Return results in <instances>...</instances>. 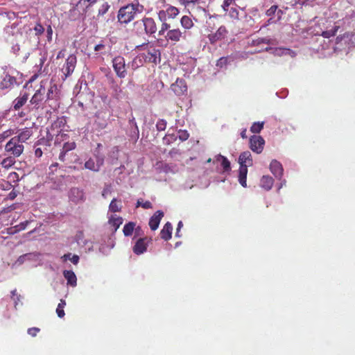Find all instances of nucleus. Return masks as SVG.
<instances>
[{
  "mask_svg": "<svg viewBox=\"0 0 355 355\" xmlns=\"http://www.w3.org/2000/svg\"><path fill=\"white\" fill-rule=\"evenodd\" d=\"M144 6L138 2L136 3H128L121 7L117 14V19L119 23L127 24L132 21L137 14L143 12Z\"/></svg>",
  "mask_w": 355,
  "mask_h": 355,
  "instance_id": "f257e3e1",
  "label": "nucleus"
},
{
  "mask_svg": "<svg viewBox=\"0 0 355 355\" xmlns=\"http://www.w3.org/2000/svg\"><path fill=\"white\" fill-rule=\"evenodd\" d=\"M133 30L137 35H152L157 31V24L152 17H144L141 20L136 21L133 24Z\"/></svg>",
  "mask_w": 355,
  "mask_h": 355,
  "instance_id": "f03ea898",
  "label": "nucleus"
},
{
  "mask_svg": "<svg viewBox=\"0 0 355 355\" xmlns=\"http://www.w3.org/2000/svg\"><path fill=\"white\" fill-rule=\"evenodd\" d=\"M141 46L144 47V50H146V52L139 54L136 58V60H139V62H141L142 60H144L146 62L156 64L160 61V51L154 45L148 43L143 44Z\"/></svg>",
  "mask_w": 355,
  "mask_h": 355,
  "instance_id": "7ed1b4c3",
  "label": "nucleus"
},
{
  "mask_svg": "<svg viewBox=\"0 0 355 355\" xmlns=\"http://www.w3.org/2000/svg\"><path fill=\"white\" fill-rule=\"evenodd\" d=\"M5 152L14 157H19L24 152V146L17 139L12 137L5 145Z\"/></svg>",
  "mask_w": 355,
  "mask_h": 355,
  "instance_id": "20e7f679",
  "label": "nucleus"
},
{
  "mask_svg": "<svg viewBox=\"0 0 355 355\" xmlns=\"http://www.w3.org/2000/svg\"><path fill=\"white\" fill-rule=\"evenodd\" d=\"M112 67L119 78H123L127 76L126 65L123 57L121 55L114 57L112 59Z\"/></svg>",
  "mask_w": 355,
  "mask_h": 355,
  "instance_id": "39448f33",
  "label": "nucleus"
},
{
  "mask_svg": "<svg viewBox=\"0 0 355 355\" xmlns=\"http://www.w3.org/2000/svg\"><path fill=\"white\" fill-rule=\"evenodd\" d=\"M76 62L77 58L74 54H71L68 56L65 63L61 69L62 73H63V80L72 74L76 68Z\"/></svg>",
  "mask_w": 355,
  "mask_h": 355,
  "instance_id": "423d86ee",
  "label": "nucleus"
},
{
  "mask_svg": "<svg viewBox=\"0 0 355 355\" xmlns=\"http://www.w3.org/2000/svg\"><path fill=\"white\" fill-rule=\"evenodd\" d=\"M284 14L285 12L279 9L277 5H272L266 11V15L269 17L268 24L280 21Z\"/></svg>",
  "mask_w": 355,
  "mask_h": 355,
  "instance_id": "0eeeda50",
  "label": "nucleus"
},
{
  "mask_svg": "<svg viewBox=\"0 0 355 355\" xmlns=\"http://www.w3.org/2000/svg\"><path fill=\"white\" fill-rule=\"evenodd\" d=\"M270 40L267 38H257L254 40H251L248 42V45L249 46H254L255 49L254 51H251V53H259L263 51H268V47H263L264 44H270Z\"/></svg>",
  "mask_w": 355,
  "mask_h": 355,
  "instance_id": "6e6552de",
  "label": "nucleus"
},
{
  "mask_svg": "<svg viewBox=\"0 0 355 355\" xmlns=\"http://www.w3.org/2000/svg\"><path fill=\"white\" fill-rule=\"evenodd\" d=\"M180 13V10L175 6L168 5L166 6V10H159L158 12V17L160 21L166 20L168 19H175Z\"/></svg>",
  "mask_w": 355,
  "mask_h": 355,
  "instance_id": "1a4fd4ad",
  "label": "nucleus"
},
{
  "mask_svg": "<svg viewBox=\"0 0 355 355\" xmlns=\"http://www.w3.org/2000/svg\"><path fill=\"white\" fill-rule=\"evenodd\" d=\"M17 84V79L13 73H10L8 71L3 73L2 80L0 82L1 89H11Z\"/></svg>",
  "mask_w": 355,
  "mask_h": 355,
  "instance_id": "9d476101",
  "label": "nucleus"
},
{
  "mask_svg": "<svg viewBox=\"0 0 355 355\" xmlns=\"http://www.w3.org/2000/svg\"><path fill=\"white\" fill-rule=\"evenodd\" d=\"M225 15H228L231 19L236 21H240L243 17H248L245 10L241 8L238 5L229 8L227 10H224Z\"/></svg>",
  "mask_w": 355,
  "mask_h": 355,
  "instance_id": "9b49d317",
  "label": "nucleus"
},
{
  "mask_svg": "<svg viewBox=\"0 0 355 355\" xmlns=\"http://www.w3.org/2000/svg\"><path fill=\"white\" fill-rule=\"evenodd\" d=\"M265 141L262 137L253 135L250 138V148L254 153H261L264 147Z\"/></svg>",
  "mask_w": 355,
  "mask_h": 355,
  "instance_id": "f8f14e48",
  "label": "nucleus"
},
{
  "mask_svg": "<svg viewBox=\"0 0 355 355\" xmlns=\"http://www.w3.org/2000/svg\"><path fill=\"white\" fill-rule=\"evenodd\" d=\"M227 33L228 31L227 28L225 26H221L215 33L208 35L209 41L211 44H214L217 42L225 39L227 37Z\"/></svg>",
  "mask_w": 355,
  "mask_h": 355,
  "instance_id": "ddd939ff",
  "label": "nucleus"
},
{
  "mask_svg": "<svg viewBox=\"0 0 355 355\" xmlns=\"http://www.w3.org/2000/svg\"><path fill=\"white\" fill-rule=\"evenodd\" d=\"M164 37L166 41L171 42L175 44L184 38V35L180 28H172L166 32Z\"/></svg>",
  "mask_w": 355,
  "mask_h": 355,
  "instance_id": "4468645a",
  "label": "nucleus"
},
{
  "mask_svg": "<svg viewBox=\"0 0 355 355\" xmlns=\"http://www.w3.org/2000/svg\"><path fill=\"white\" fill-rule=\"evenodd\" d=\"M151 238L144 237L139 239L133 246V252L135 254L139 255L145 252L147 250V246L151 242Z\"/></svg>",
  "mask_w": 355,
  "mask_h": 355,
  "instance_id": "2eb2a0df",
  "label": "nucleus"
},
{
  "mask_svg": "<svg viewBox=\"0 0 355 355\" xmlns=\"http://www.w3.org/2000/svg\"><path fill=\"white\" fill-rule=\"evenodd\" d=\"M46 89L43 85H41L40 88L36 90L35 93L32 96L31 99L30 100V103L38 108L39 104L44 99Z\"/></svg>",
  "mask_w": 355,
  "mask_h": 355,
  "instance_id": "dca6fc26",
  "label": "nucleus"
},
{
  "mask_svg": "<svg viewBox=\"0 0 355 355\" xmlns=\"http://www.w3.org/2000/svg\"><path fill=\"white\" fill-rule=\"evenodd\" d=\"M171 89L176 95L180 96L187 91V86L184 80L178 78L175 83L171 85Z\"/></svg>",
  "mask_w": 355,
  "mask_h": 355,
  "instance_id": "f3484780",
  "label": "nucleus"
},
{
  "mask_svg": "<svg viewBox=\"0 0 355 355\" xmlns=\"http://www.w3.org/2000/svg\"><path fill=\"white\" fill-rule=\"evenodd\" d=\"M69 197L75 203L83 202L85 199L83 191L76 187L72 188L70 190Z\"/></svg>",
  "mask_w": 355,
  "mask_h": 355,
  "instance_id": "a211bd4d",
  "label": "nucleus"
},
{
  "mask_svg": "<svg viewBox=\"0 0 355 355\" xmlns=\"http://www.w3.org/2000/svg\"><path fill=\"white\" fill-rule=\"evenodd\" d=\"M164 217V212L161 210L157 211L150 218L148 225L151 230H156L159 225L162 218Z\"/></svg>",
  "mask_w": 355,
  "mask_h": 355,
  "instance_id": "6ab92c4d",
  "label": "nucleus"
},
{
  "mask_svg": "<svg viewBox=\"0 0 355 355\" xmlns=\"http://www.w3.org/2000/svg\"><path fill=\"white\" fill-rule=\"evenodd\" d=\"M271 173L277 178L281 179L283 175V167L280 162L273 159L270 164Z\"/></svg>",
  "mask_w": 355,
  "mask_h": 355,
  "instance_id": "aec40b11",
  "label": "nucleus"
},
{
  "mask_svg": "<svg viewBox=\"0 0 355 355\" xmlns=\"http://www.w3.org/2000/svg\"><path fill=\"white\" fill-rule=\"evenodd\" d=\"M239 163L240 166H245V167L252 166L253 162L252 155L249 151L242 153L239 157Z\"/></svg>",
  "mask_w": 355,
  "mask_h": 355,
  "instance_id": "412c9836",
  "label": "nucleus"
},
{
  "mask_svg": "<svg viewBox=\"0 0 355 355\" xmlns=\"http://www.w3.org/2000/svg\"><path fill=\"white\" fill-rule=\"evenodd\" d=\"M33 135V130L30 128H25L20 131V132L17 135L13 137L17 139L20 143L23 144V143L26 142Z\"/></svg>",
  "mask_w": 355,
  "mask_h": 355,
  "instance_id": "4be33fe9",
  "label": "nucleus"
},
{
  "mask_svg": "<svg viewBox=\"0 0 355 355\" xmlns=\"http://www.w3.org/2000/svg\"><path fill=\"white\" fill-rule=\"evenodd\" d=\"M97 0H79L76 3V7L82 14H85L87 10L94 5Z\"/></svg>",
  "mask_w": 355,
  "mask_h": 355,
  "instance_id": "5701e85b",
  "label": "nucleus"
},
{
  "mask_svg": "<svg viewBox=\"0 0 355 355\" xmlns=\"http://www.w3.org/2000/svg\"><path fill=\"white\" fill-rule=\"evenodd\" d=\"M173 226L170 222H167L160 232L161 238L167 241L171 239Z\"/></svg>",
  "mask_w": 355,
  "mask_h": 355,
  "instance_id": "b1692460",
  "label": "nucleus"
},
{
  "mask_svg": "<svg viewBox=\"0 0 355 355\" xmlns=\"http://www.w3.org/2000/svg\"><path fill=\"white\" fill-rule=\"evenodd\" d=\"M28 94L26 92L21 94L20 96L17 97L13 102L14 105L13 108L15 110H19L21 107H23L25 103L27 102L28 99Z\"/></svg>",
  "mask_w": 355,
  "mask_h": 355,
  "instance_id": "393cba45",
  "label": "nucleus"
},
{
  "mask_svg": "<svg viewBox=\"0 0 355 355\" xmlns=\"http://www.w3.org/2000/svg\"><path fill=\"white\" fill-rule=\"evenodd\" d=\"M63 275L67 281V284L75 287L77 285L76 275L72 270H64Z\"/></svg>",
  "mask_w": 355,
  "mask_h": 355,
  "instance_id": "a878e982",
  "label": "nucleus"
},
{
  "mask_svg": "<svg viewBox=\"0 0 355 355\" xmlns=\"http://www.w3.org/2000/svg\"><path fill=\"white\" fill-rule=\"evenodd\" d=\"M103 164V159H98L97 163L92 158L89 159L85 163V167L89 170L98 171L101 166Z\"/></svg>",
  "mask_w": 355,
  "mask_h": 355,
  "instance_id": "bb28decb",
  "label": "nucleus"
},
{
  "mask_svg": "<svg viewBox=\"0 0 355 355\" xmlns=\"http://www.w3.org/2000/svg\"><path fill=\"white\" fill-rule=\"evenodd\" d=\"M274 184V180L269 175H263L260 180V185L266 191L272 189Z\"/></svg>",
  "mask_w": 355,
  "mask_h": 355,
  "instance_id": "cd10ccee",
  "label": "nucleus"
},
{
  "mask_svg": "<svg viewBox=\"0 0 355 355\" xmlns=\"http://www.w3.org/2000/svg\"><path fill=\"white\" fill-rule=\"evenodd\" d=\"M247 174L248 167L245 166H240L239 174V182L243 187H247Z\"/></svg>",
  "mask_w": 355,
  "mask_h": 355,
  "instance_id": "c85d7f7f",
  "label": "nucleus"
},
{
  "mask_svg": "<svg viewBox=\"0 0 355 355\" xmlns=\"http://www.w3.org/2000/svg\"><path fill=\"white\" fill-rule=\"evenodd\" d=\"M46 101L57 100L58 98V91L56 85H51L48 89L46 95Z\"/></svg>",
  "mask_w": 355,
  "mask_h": 355,
  "instance_id": "c756f323",
  "label": "nucleus"
},
{
  "mask_svg": "<svg viewBox=\"0 0 355 355\" xmlns=\"http://www.w3.org/2000/svg\"><path fill=\"white\" fill-rule=\"evenodd\" d=\"M16 163L15 157L13 156L9 155L5 158H3L1 162L0 165L2 168L5 169H9Z\"/></svg>",
  "mask_w": 355,
  "mask_h": 355,
  "instance_id": "7c9ffc66",
  "label": "nucleus"
},
{
  "mask_svg": "<svg viewBox=\"0 0 355 355\" xmlns=\"http://www.w3.org/2000/svg\"><path fill=\"white\" fill-rule=\"evenodd\" d=\"M108 223L113 227V232H115L122 224L123 218L120 216H112L109 218Z\"/></svg>",
  "mask_w": 355,
  "mask_h": 355,
  "instance_id": "2f4dec72",
  "label": "nucleus"
},
{
  "mask_svg": "<svg viewBox=\"0 0 355 355\" xmlns=\"http://www.w3.org/2000/svg\"><path fill=\"white\" fill-rule=\"evenodd\" d=\"M216 161L221 162V166L225 172L230 171V169H231L230 162L227 159V157H225V156H223L221 155H218L216 156Z\"/></svg>",
  "mask_w": 355,
  "mask_h": 355,
  "instance_id": "473e14b6",
  "label": "nucleus"
},
{
  "mask_svg": "<svg viewBox=\"0 0 355 355\" xmlns=\"http://www.w3.org/2000/svg\"><path fill=\"white\" fill-rule=\"evenodd\" d=\"M135 225H136V224L134 222H128V223H126L124 225L123 229V234L125 236H131L133 233L135 228Z\"/></svg>",
  "mask_w": 355,
  "mask_h": 355,
  "instance_id": "72a5a7b5",
  "label": "nucleus"
},
{
  "mask_svg": "<svg viewBox=\"0 0 355 355\" xmlns=\"http://www.w3.org/2000/svg\"><path fill=\"white\" fill-rule=\"evenodd\" d=\"M180 23L182 26L185 29H190L191 28L194 24L189 16L184 15L180 19Z\"/></svg>",
  "mask_w": 355,
  "mask_h": 355,
  "instance_id": "f704fd0d",
  "label": "nucleus"
},
{
  "mask_svg": "<svg viewBox=\"0 0 355 355\" xmlns=\"http://www.w3.org/2000/svg\"><path fill=\"white\" fill-rule=\"evenodd\" d=\"M121 201H117L116 198H114L109 205V209L112 212L121 211Z\"/></svg>",
  "mask_w": 355,
  "mask_h": 355,
  "instance_id": "c9c22d12",
  "label": "nucleus"
},
{
  "mask_svg": "<svg viewBox=\"0 0 355 355\" xmlns=\"http://www.w3.org/2000/svg\"><path fill=\"white\" fill-rule=\"evenodd\" d=\"M66 306V302L64 300H60V303L58 305L56 309V313L58 316L60 318H63L65 315L64 308Z\"/></svg>",
  "mask_w": 355,
  "mask_h": 355,
  "instance_id": "e433bc0d",
  "label": "nucleus"
},
{
  "mask_svg": "<svg viewBox=\"0 0 355 355\" xmlns=\"http://www.w3.org/2000/svg\"><path fill=\"white\" fill-rule=\"evenodd\" d=\"M338 28V26H335L330 30L322 31L321 35L325 38H330L331 37H333L336 34Z\"/></svg>",
  "mask_w": 355,
  "mask_h": 355,
  "instance_id": "4c0bfd02",
  "label": "nucleus"
},
{
  "mask_svg": "<svg viewBox=\"0 0 355 355\" xmlns=\"http://www.w3.org/2000/svg\"><path fill=\"white\" fill-rule=\"evenodd\" d=\"M264 122H254L250 127V131L253 133H259L263 128Z\"/></svg>",
  "mask_w": 355,
  "mask_h": 355,
  "instance_id": "58836bf2",
  "label": "nucleus"
},
{
  "mask_svg": "<svg viewBox=\"0 0 355 355\" xmlns=\"http://www.w3.org/2000/svg\"><path fill=\"white\" fill-rule=\"evenodd\" d=\"M162 22L161 25V28L158 32L159 35H165V32L168 31L169 30H171L172 28L171 25L166 22V20L161 21Z\"/></svg>",
  "mask_w": 355,
  "mask_h": 355,
  "instance_id": "ea45409f",
  "label": "nucleus"
},
{
  "mask_svg": "<svg viewBox=\"0 0 355 355\" xmlns=\"http://www.w3.org/2000/svg\"><path fill=\"white\" fill-rule=\"evenodd\" d=\"M177 137L175 134H167L166 136L163 138L164 144L166 145H170L175 141H176Z\"/></svg>",
  "mask_w": 355,
  "mask_h": 355,
  "instance_id": "a19ab883",
  "label": "nucleus"
},
{
  "mask_svg": "<svg viewBox=\"0 0 355 355\" xmlns=\"http://www.w3.org/2000/svg\"><path fill=\"white\" fill-rule=\"evenodd\" d=\"M137 207H141L144 209H151L153 207L152 203L150 201L146 200L144 202L141 198L138 199L137 202Z\"/></svg>",
  "mask_w": 355,
  "mask_h": 355,
  "instance_id": "79ce46f5",
  "label": "nucleus"
},
{
  "mask_svg": "<svg viewBox=\"0 0 355 355\" xmlns=\"http://www.w3.org/2000/svg\"><path fill=\"white\" fill-rule=\"evenodd\" d=\"M236 1L237 0H224L222 4L223 10H227L229 8L236 6Z\"/></svg>",
  "mask_w": 355,
  "mask_h": 355,
  "instance_id": "37998d69",
  "label": "nucleus"
},
{
  "mask_svg": "<svg viewBox=\"0 0 355 355\" xmlns=\"http://www.w3.org/2000/svg\"><path fill=\"white\" fill-rule=\"evenodd\" d=\"M76 147V144L74 141L71 142H65L63 144L62 149H64L65 151H67L68 153L72 150H74Z\"/></svg>",
  "mask_w": 355,
  "mask_h": 355,
  "instance_id": "c03bdc74",
  "label": "nucleus"
},
{
  "mask_svg": "<svg viewBox=\"0 0 355 355\" xmlns=\"http://www.w3.org/2000/svg\"><path fill=\"white\" fill-rule=\"evenodd\" d=\"M166 121L164 119H159L156 123V128L158 131H163L166 128Z\"/></svg>",
  "mask_w": 355,
  "mask_h": 355,
  "instance_id": "a18cd8bd",
  "label": "nucleus"
},
{
  "mask_svg": "<svg viewBox=\"0 0 355 355\" xmlns=\"http://www.w3.org/2000/svg\"><path fill=\"white\" fill-rule=\"evenodd\" d=\"M189 137V134L187 130H180L178 132V138L180 141H184Z\"/></svg>",
  "mask_w": 355,
  "mask_h": 355,
  "instance_id": "49530a36",
  "label": "nucleus"
},
{
  "mask_svg": "<svg viewBox=\"0 0 355 355\" xmlns=\"http://www.w3.org/2000/svg\"><path fill=\"white\" fill-rule=\"evenodd\" d=\"M180 5L184 6L185 8L194 6L196 3H198V0H177Z\"/></svg>",
  "mask_w": 355,
  "mask_h": 355,
  "instance_id": "de8ad7c7",
  "label": "nucleus"
},
{
  "mask_svg": "<svg viewBox=\"0 0 355 355\" xmlns=\"http://www.w3.org/2000/svg\"><path fill=\"white\" fill-rule=\"evenodd\" d=\"M34 30L35 31V35H41L44 31V28L42 26V25L40 23H37L35 27H34Z\"/></svg>",
  "mask_w": 355,
  "mask_h": 355,
  "instance_id": "09e8293b",
  "label": "nucleus"
},
{
  "mask_svg": "<svg viewBox=\"0 0 355 355\" xmlns=\"http://www.w3.org/2000/svg\"><path fill=\"white\" fill-rule=\"evenodd\" d=\"M228 58L227 57H222L217 60L216 66L223 67L227 64Z\"/></svg>",
  "mask_w": 355,
  "mask_h": 355,
  "instance_id": "8fccbe9b",
  "label": "nucleus"
},
{
  "mask_svg": "<svg viewBox=\"0 0 355 355\" xmlns=\"http://www.w3.org/2000/svg\"><path fill=\"white\" fill-rule=\"evenodd\" d=\"M28 223L29 220H26L24 222L20 223L19 225H15V228H17L18 231L20 232L25 230Z\"/></svg>",
  "mask_w": 355,
  "mask_h": 355,
  "instance_id": "3c124183",
  "label": "nucleus"
},
{
  "mask_svg": "<svg viewBox=\"0 0 355 355\" xmlns=\"http://www.w3.org/2000/svg\"><path fill=\"white\" fill-rule=\"evenodd\" d=\"M40 329L37 327H31L28 329V334L31 336H35Z\"/></svg>",
  "mask_w": 355,
  "mask_h": 355,
  "instance_id": "603ef678",
  "label": "nucleus"
},
{
  "mask_svg": "<svg viewBox=\"0 0 355 355\" xmlns=\"http://www.w3.org/2000/svg\"><path fill=\"white\" fill-rule=\"evenodd\" d=\"M67 151H65L62 148L58 157L59 160L62 162H64L66 161V156L67 155Z\"/></svg>",
  "mask_w": 355,
  "mask_h": 355,
  "instance_id": "864d4df0",
  "label": "nucleus"
},
{
  "mask_svg": "<svg viewBox=\"0 0 355 355\" xmlns=\"http://www.w3.org/2000/svg\"><path fill=\"white\" fill-rule=\"evenodd\" d=\"M182 226H183L182 222V221H179V223L178 224L177 229H176V232H175V236L176 237H180L181 236L180 230L182 227Z\"/></svg>",
  "mask_w": 355,
  "mask_h": 355,
  "instance_id": "5fc2aeb1",
  "label": "nucleus"
},
{
  "mask_svg": "<svg viewBox=\"0 0 355 355\" xmlns=\"http://www.w3.org/2000/svg\"><path fill=\"white\" fill-rule=\"evenodd\" d=\"M46 34H47V40L49 41H51L52 40V35H53V29L51 26H49L47 27Z\"/></svg>",
  "mask_w": 355,
  "mask_h": 355,
  "instance_id": "6e6d98bb",
  "label": "nucleus"
},
{
  "mask_svg": "<svg viewBox=\"0 0 355 355\" xmlns=\"http://www.w3.org/2000/svg\"><path fill=\"white\" fill-rule=\"evenodd\" d=\"M7 232L9 234H15L16 233L19 232L17 228H15V226L11 227L10 228H8Z\"/></svg>",
  "mask_w": 355,
  "mask_h": 355,
  "instance_id": "4d7b16f0",
  "label": "nucleus"
},
{
  "mask_svg": "<svg viewBox=\"0 0 355 355\" xmlns=\"http://www.w3.org/2000/svg\"><path fill=\"white\" fill-rule=\"evenodd\" d=\"M12 132L11 130H6V131H4L1 135V137L2 139H5V138H7L9 136H10L12 135Z\"/></svg>",
  "mask_w": 355,
  "mask_h": 355,
  "instance_id": "13d9d810",
  "label": "nucleus"
},
{
  "mask_svg": "<svg viewBox=\"0 0 355 355\" xmlns=\"http://www.w3.org/2000/svg\"><path fill=\"white\" fill-rule=\"evenodd\" d=\"M105 46L103 44H98L94 46L95 51H100L105 50Z\"/></svg>",
  "mask_w": 355,
  "mask_h": 355,
  "instance_id": "bf43d9fd",
  "label": "nucleus"
},
{
  "mask_svg": "<svg viewBox=\"0 0 355 355\" xmlns=\"http://www.w3.org/2000/svg\"><path fill=\"white\" fill-rule=\"evenodd\" d=\"M43 152L40 148H37L35 150V156L37 157H41L42 156Z\"/></svg>",
  "mask_w": 355,
  "mask_h": 355,
  "instance_id": "052dcab7",
  "label": "nucleus"
},
{
  "mask_svg": "<svg viewBox=\"0 0 355 355\" xmlns=\"http://www.w3.org/2000/svg\"><path fill=\"white\" fill-rule=\"evenodd\" d=\"M70 260L73 264H77L79 261V257L76 254H74L72 256Z\"/></svg>",
  "mask_w": 355,
  "mask_h": 355,
  "instance_id": "680f3d73",
  "label": "nucleus"
},
{
  "mask_svg": "<svg viewBox=\"0 0 355 355\" xmlns=\"http://www.w3.org/2000/svg\"><path fill=\"white\" fill-rule=\"evenodd\" d=\"M64 55H65V49H62L61 51H60L58 52L56 58L57 59L62 58L64 57Z\"/></svg>",
  "mask_w": 355,
  "mask_h": 355,
  "instance_id": "e2e57ef3",
  "label": "nucleus"
},
{
  "mask_svg": "<svg viewBox=\"0 0 355 355\" xmlns=\"http://www.w3.org/2000/svg\"><path fill=\"white\" fill-rule=\"evenodd\" d=\"M12 51L13 52L15 53V54H18L19 50H20V48H19V46L18 44H15L12 47Z\"/></svg>",
  "mask_w": 355,
  "mask_h": 355,
  "instance_id": "0e129e2a",
  "label": "nucleus"
},
{
  "mask_svg": "<svg viewBox=\"0 0 355 355\" xmlns=\"http://www.w3.org/2000/svg\"><path fill=\"white\" fill-rule=\"evenodd\" d=\"M246 132H247V130L245 128L243 129L241 132V137L243 138V139H246L247 138V135H246Z\"/></svg>",
  "mask_w": 355,
  "mask_h": 355,
  "instance_id": "69168bd1",
  "label": "nucleus"
},
{
  "mask_svg": "<svg viewBox=\"0 0 355 355\" xmlns=\"http://www.w3.org/2000/svg\"><path fill=\"white\" fill-rule=\"evenodd\" d=\"M129 123H130V124L134 125L135 126V128H137V130H138V127H137V123H136L135 119V118H134V117H133L132 119H130V120H129Z\"/></svg>",
  "mask_w": 355,
  "mask_h": 355,
  "instance_id": "338daca9",
  "label": "nucleus"
},
{
  "mask_svg": "<svg viewBox=\"0 0 355 355\" xmlns=\"http://www.w3.org/2000/svg\"><path fill=\"white\" fill-rule=\"evenodd\" d=\"M26 255L27 254H24V255L20 256L18 258L17 261L19 262L20 263H23Z\"/></svg>",
  "mask_w": 355,
  "mask_h": 355,
  "instance_id": "774afa93",
  "label": "nucleus"
}]
</instances>
